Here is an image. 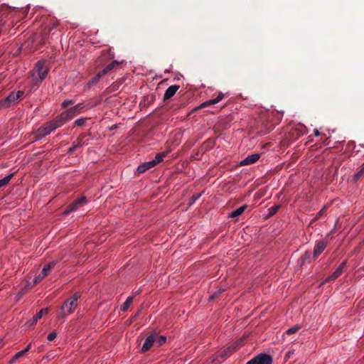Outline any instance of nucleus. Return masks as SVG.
Here are the masks:
<instances>
[{"label": "nucleus", "instance_id": "obj_7", "mask_svg": "<svg viewBox=\"0 0 364 364\" xmlns=\"http://www.w3.org/2000/svg\"><path fill=\"white\" fill-rule=\"evenodd\" d=\"M53 131V128L50 126V124L47 122L44 124L42 127L38 128L34 132V139L35 140H40L45 137L46 136L50 134Z\"/></svg>", "mask_w": 364, "mask_h": 364}, {"label": "nucleus", "instance_id": "obj_28", "mask_svg": "<svg viewBox=\"0 0 364 364\" xmlns=\"http://www.w3.org/2000/svg\"><path fill=\"white\" fill-rule=\"evenodd\" d=\"M14 173H11L6 176H5L4 178L1 179L0 180V188L1 187H4L6 185H7L9 181H11V179L12 178V177L14 176Z\"/></svg>", "mask_w": 364, "mask_h": 364}, {"label": "nucleus", "instance_id": "obj_23", "mask_svg": "<svg viewBox=\"0 0 364 364\" xmlns=\"http://www.w3.org/2000/svg\"><path fill=\"white\" fill-rule=\"evenodd\" d=\"M247 208V205H243L240 206V208H237L235 210L232 211L231 213H230L229 217L230 218H237L242 214V213L245 210V209Z\"/></svg>", "mask_w": 364, "mask_h": 364}, {"label": "nucleus", "instance_id": "obj_22", "mask_svg": "<svg viewBox=\"0 0 364 364\" xmlns=\"http://www.w3.org/2000/svg\"><path fill=\"white\" fill-rule=\"evenodd\" d=\"M235 346H228L224 350L220 353L219 356H220L223 358H226L229 357L233 352H235Z\"/></svg>", "mask_w": 364, "mask_h": 364}, {"label": "nucleus", "instance_id": "obj_38", "mask_svg": "<svg viewBox=\"0 0 364 364\" xmlns=\"http://www.w3.org/2000/svg\"><path fill=\"white\" fill-rule=\"evenodd\" d=\"M200 197V194L198 193V194H194L191 198V200H190V204H193L197 200L199 199V198Z\"/></svg>", "mask_w": 364, "mask_h": 364}, {"label": "nucleus", "instance_id": "obj_41", "mask_svg": "<svg viewBox=\"0 0 364 364\" xmlns=\"http://www.w3.org/2000/svg\"><path fill=\"white\" fill-rule=\"evenodd\" d=\"M321 134V133L319 132V131L318 129H314V135L318 136Z\"/></svg>", "mask_w": 364, "mask_h": 364}, {"label": "nucleus", "instance_id": "obj_19", "mask_svg": "<svg viewBox=\"0 0 364 364\" xmlns=\"http://www.w3.org/2000/svg\"><path fill=\"white\" fill-rule=\"evenodd\" d=\"M259 159V155L258 154L248 155L245 159L240 161V164L241 166L250 165L255 163Z\"/></svg>", "mask_w": 364, "mask_h": 364}, {"label": "nucleus", "instance_id": "obj_21", "mask_svg": "<svg viewBox=\"0 0 364 364\" xmlns=\"http://www.w3.org/2000/svg\"><path fill=\"white\" fill-rule=\"evenodd\" d=\"M103 74H101V72L100 71L97 74H96L93 77L91 78L90 80L88 81V82L86 84V87L90 88L94 85L97 84L100 79L103 76Z\"/></svg>", "mask_w": 364, "mask_h": 364}, {"label": "nucleus", "instance_id": "obj_4", "mask_svg": "<svg viewBox=\"0 0 364 364\" xmlns=\"http://www.w3.org/2000/svg\"><path fill=\"white\" fill-rule=\"evenodd\" d=\"M23 94L24 92L22 90H18L16 92H10V94L6 98L0 101V107L4 109L9 107L12 103L15 102L17 100L21 97Z\"/></svg>", "mask_w": 364, "mask_h": 364}, {"label": "nucleus", "instance_id": "obj_17", "mask_svg": "<svg viewBox=\"0 0 364 364\" xmlns=\"http://www.w3.org/2000/svg\"><path fill=\"white\" fill-rule=\"evenodd\" d=\"M180 86L173 85L168 87L164 95V101L169 100L172 97L179 89Z\"/></svg>", "mask_w": 364, "mask_h": 364}, {"label": "nucleus", "instance_id": "obj_3", "mask_svg": "<svg viewBox=\"0 0 364 364\" xmlns=\"http://www.w3.org/2000/svg\"><path fill=\"white\" fill-rule=\"evenodd\" d=\"M56 263H57V262L53 261V262H49L48 264H46L43 267L41 273L34 278V279L33 281V284H28L26 286V288L31 289L33 287H34L38 282H40L43 279H44L48 274L50 269L55 267Z\"/></svg>", "mask_w": 364, "mask_h": 364}, {"label": "nucleus", "instance_id": "obj_32", "mask_svg": "<svg viewBox=\"0 0 364 364\" xmlns=\"http://www.w3.org/2000/svg\"><path fill=\"white\" fill-rule=\"evenodd\" d=\"M300 328H301L300 326L296 325L291 328H288L286 331L285 333L287 335H291V334H294V333H296V332H298Z\"/></svg>", "mask_w": 364, "mask_h": 364}, {"label": "nucleus", "instance_id": "obj_39", "mask_svg": "<svg viewBox=\"0 0 364 364\" xmlns=\"http://www.w3.org/2000/svg\"><path fill=\"white\" fill-rule=\"evenodd\" d=\"M221 293L220 291H218L215 293H214L213 294H212L210 296V300H213L215 299Z\"/></svg>", "mask_w": 364, "mask_h": 364}, {"label": "nucleus", "instance_id": "obj_1", "mask_svg": "<svg viewBox=\"0 0 364 364\" xmlns=\"http://www.w3.org/2000/svg\"><path fill=\"white\" fill-rule=\"evenodd\" d=\"M80 298V294L75 293L72 296L65 300L57 314L58 319H63L69 314L73 313L77 306V300Z\"/></svg>", "mask_w": 364, "mask_h": 364}, {"label": "nucleus", "instance_id": "obj_16", "mask_svg": "<svg viewBox=\"0 0 364 364\" xmlns=\"http://www.w3.org/2000/svg\"><path fill=\"white\" fill-rule=\"evenodd\" d=\"M223 97H224V94L222 92H220L215 98L211 99V100H207V101L203 102L198 107H197V109L203 108V107H206L212 105H215V104L219 102L220 100H222L223 99Z\"/></svg>", "mask_w": 364, "mask_h": 364}, {"label": "nucleus", "instance_id": "obj_36", "mask_svg": "<svg viewBox=\"0 0 364 364\" xmlns=\"http://www.w3.org/2000/svg\"><path fill=\"white\" fill-rule=\"evenodd\" d=\"M327 209V206H324L316 215L314 220H318L319 218L321 217V215L323 214V213Z\"/></svg>", "mask_w": 364, "mask_h": 364}, {"label": "nucleus", "instance_id": "obj_20", "mask_svg": "<svg viewBox=\"0 0 364 364\" xmlns=\"http://www.w3.org/2000/svg\"><path fill=\"white\" fill-rule=\"evenodd\" d=\"M311 254L310 252H306L303 256L300 257L298 263L300 266H303L305 263H310L311 262Z\"/></svg>", "mask_w": 364, "mask_h": 364}, {"label": "nucleus", "instance_id": "obj_34", "mask_svg": "<svg viewBox=\"0 0 364 364\" xmlns=\"http://www.w3.org/2000/svg\"><path fill=\"white\" fill-rule=\"evenodd\" d=\"M87 119V118H79L75 121L74 125L77 127H81L84 125Z\"/></svg>", "mask_w": 364, "mask_h": 364}, {"label": "nucleus", "instance_id": "obj_33", "mask_svg": "<svg viewBox=\"0 0 364 364\" xmlns=\"http://www.w3.org/2000/svg\"><path fill=\"white\" fill-rule=\"evenodd\" d=\"M364 176V164L362 166L360 170L356 173L354 176V181H357L359 180L361 177Z\"/></svg>", "mask_w": 364, "mask_h": 364}, {"label": "nucleus", "instance_id": "obj_5", "mask_svg": "<svg viewBox=\"0 0 364 364\" xmlns=\"http://www.w3.org/2000/svg\"><path fill=\"white\" fill-rule=\"evenodd\" d=\"M273 359L269 355L259 353L249 360L247 364H272Z\"/></svg>", "mask_w": 364, "mask_h": 364}, {"label": "nucleus", "instance_id": "obj_9", "mask_svg": "<svg viewBox=\"0 0 364 364\" xmlns=\"http://www.w3.org/2000/svg\"><path fill=\"white\" fill-rule=\"evenodd\" d=\"M69 121L64 112L57 116L53 120L48 122V123L53 128V130L61 127L64 123Z\"/></svg>", "mask_w": 364, "mask_h": 364}, {"label": "nucleus", "instance_id": "obj_11", "mask_svg": "<svg viewBox=\"0 0 364 364\" xmlns=\"http://www.w3.org/2000/svg\"><path fill=\"white\" fill-rule=\"evenodd\" d=\"M156 333H155V332L151 333L147 336V338H146V340L143 344V346L141 348V353H146L153 346V345L156 341Z\"/></svg>", "mask_w": 364, "mask_h": 364}, {"label": "nucleus", "instance_id": "obj_8", "mask_svg": "<svg viewBox=\"0 0 364 364\" xmlns=\"http://www.w3.org/2000/svg\"><path fill=\"white\" fill-rule=\"evenodd\" d=\"M36 71L40 79V82H42L47 76L49 68L46 64L45 61H38L35 67Z\"/></svg>", "mask_w": 364, "mask_h": 364}, {"label": "nucleus", "instance_id": "obj_14", "mask_svg": "<svg viewBox=\"0 0 364 364\" xmlns=\"http://www.w3.org/2000/svg\"><path fill=\"white\" fill-rule=\"evenodd\" d=\"M86 134H81L77 140L73 143L71 147L69 148L68 153L73 154L75 151H76L78 148L82 146L84 144L83 139L86 136Z\"/></svg>", "mask_w": 364, "mask_h": 364}, {"label": "nucleus", "instance_id": "obj_12", "mask_svg": "<svg viewBox=\"0 0 364 364\" xmlns=\"http://www.w3.org/2000/svg\"><path fill=\"white\" fill-rule=\"evenodd\" d=\"M346 265V261H343L337 268V269L333 272L330 276H328L324 281L323 283L330 282L331 281L335 280L337 279L339 276L341 275V274L343 272V269Z\"/></svg>", "mask_w": 364, "mask_h": 364}, {"label": "nucleus", "instance_id": "obj_40", "mask_svg": "<svg viewBox=\"0 0 364 364\" xmlns=\"http://www.w3.org/2000/svg\"><path fill=\"white\" fill-rule=\"evenodd\" d=\"M57 26H58V22H57V21H55L53 23L52 26L50 28V31L51 29H53V28H55Z\"/></svg>", "mask_w": 364, "mask_h": 364}, {"label": "nucleus", "instance_id": "obj_26", "mask_svg": "<svg viewBox=\"0 0 364 364\" xmlns=\"http://www.w3.org/2000/svg\"><path fill=\"white\" fill-rule=\"evenodd\" d=\"M167 154V151H163L158 153L155 158L151 160V161H155V166L159 164L163 161L164 157H165Z\"/></svg>", "mask_w": 364, "mask_h": 364}, {"label": "nucleus", "instance_id": "obj_42", "mask_svg": "<svg viewBox=\"0 0 364 364\" xmlns=\"http://www.w3.org/2000/svg\"><path fill=\"white\" fill-rule=\"evenodd\" d=\"M13 23H14V20H11L10 23L8 25L9 27L13 26Z\"/></svg>", "mask_w": 364, "mask_h": 364}, {"label": "nucleus", "instance_id": "obj_31", "mask_svg": "<svg viewBox=\"0 0 364 364\" xmlns=\"http://www.w3.org/2000/svg\"><path fill=\"white\" fill-rule=\"evenodd\" d=\"M304 128L303 125H299V127L295 128L292 131V134L295 135L296 137L300 136L304 134V131L302 130Z\"/></svg>", "mask_w": 364, "mask_h": 364}, {"label": "nucleus", "instance_id": "obj_30", "mask_svg": "<svg viewBox=\"0 0 364 364\" xmlns=\"http://www.w3.org/2000/svg\"><path fill=\"white\" fill-rule=\"evenodd\" d=\"M279 208H280V205H274L272 206L269 209L267 218H270V217L273 216L274 215H275Z\"/></svg>", "mask_w": 364, "mask_h": 364}, {"label": "nucleus", "instance_id": "obj_35", "mask_svg": "<svg viewBox=\"0 0 364 364\" xmlns=\"http://www.w3.org/2000/svg\"><path fill=\"white\" fill-rule=\"evenodd\" d=\"M74 104V102L73 100H64L62 103V107L63 108H66L68 107L69 105H72Z\"/></svg>", "mask_w": 364, "mask_h": 364}, {"label": "nucleus", "instance_id": "obj_43", "mask_svg": "<svg viewBox=\"0 0 364 364\" xmlns=\"http://www.w3.org/2000/svg\"><path fill=\"white\" fill-rule=\"evenodd\" d=\"M139 315V312H137V313L134 315V318H136Z\"/></svg>", "mask_w": 364, "mask_h": 364}, {"label": "nucleus", "instance_id": "obj_2", "mask_svg": "<svg viewBox=\"0 0 364 364\" xmlns=\"http://www.w3.org/2000/svg\"><path fill=\"white\" fill-rule=\"evenodd\" d=\"M15 8H11L10 6L2 4L0 6V32L2 31H6L7 29L4 28L6 21L10 20L12 16V13L15 11Z\"/></svg>", "mask_w": 364, "mask_h": 364}, {"label": "nucleus", "instance_id": "obj_15", "mask_svg": "<svg viewBox=\"0 0 364 364\" xmlns=\"http://www.w3.org/2000/svg\"><path fill=\"white\" fill-rule=\"evenodd\" d=\"M48 312V308H43V309H41L39 312H38L36 315H34L33 316L32 319H31L29 321H28L26 323L27 326L28 327L33 326L37 323V321L40 318H41L43 315L47 314Z\"/></svg>", "mask_w": 364, "mask_h": 364}, {"label": "nucleus", "instance_id": "obj_24", "mask_svg": "<svg viewBox=\"0 0 364 364\" xmlns=\"http://www.w3.org/2000/svg\"><path fill=\"white\" fill-rule=\"evenodd\" d=\"M31 346V344H29L27 346V347L25 349L16 353L11 360V363H14L16 360H18L21 357L23 356L30 350Z\"/></svg>", "mask_w": 364, "mask_h": 364}, {"label": "nucleus", "instance_id": "obj_29", "mask_svg": "<svg viewBox=\"0 0 364 364\" xmlns=\"http://www.w3.org/2000/svg\"><path fill=\"white\" fill-rule=\"evenodd\" d=\"M166 341V337L165 336H158L156 334L155 343L160 347L164 345Z\"/></svg>", "mask_w": 364, "mask_h": 364}, {"label": "nucleus", "instance_id": "obj_44", "mask_svg": "<svg viewBox=\"0 0 364 364\" xmlns=\"http://www.w3.org/2000/svg\"><path fill=\"white\" fill-rule=\"evenodd\" d=\"M1 343V341H0V343Z\"/></svg>", "mask_w": 364, "mask_h": 364}, {"label": "nucleus", "instance_id": "obj_27", "mask_svg": "<svg viewBox=\"0 0 364 364\" xmlns=\"http://www.w3.org/2000/svg\"><path fill=\"white\" fill-rule=\"evenodd\" d=\"M132 301H133L132 296L127 297L126 301H124V303L121 306L120 310L122 311H126L128 309V308L129 307V306L131 305V304L132 303Z\"/></svg>", "mask_w": 364, "mask_h": 364}, {"label": "nucleus", "instance_id": "obj_13", "mask_svg": "<svg viewBox=\"0 0 364 364\" xmlns=\"http://www.w3.org/2000/svg\"><path fill=\"white\" fill-rule=\"evenodd\" d=\"M326 245L327 242L326 241H318L314 247L313 259H316L325 250Z\"/></svg>", "mask_w": 364, "mask_h": 364}, {"label": "nucleus", "instance_id": "obj_6", "mask_svg": "<svg viewBox=\"0 0 364 364\" xmlns=\"http://www.w3.org/2000/svg\"><path fill=\"white\" fill-rule=\"evenodd\" d=\"M87 203V198L85 196H82L76 200H75L72 203H70L66 209L63 211V215H67L73 211L78 209L82 205Z\"/></svg>", "mask_w": 364, "mask_h": 364}, {"label": "nucleus", "instance_id": "obj_10", "mask_svg": "<svg viewBox=\"0 0 364 364\" xmlns=\"http://www.w3.org/2000/svg\"><path fill=\"white\" fill-rule=\"evenodd\" d=\"M85 106L82 103H79L77 105L67 109L65 112H63L68 119L70 120L73 119L74 117L80 114L82 110L84 109Z\"/></svg>", "mask_w": 364, "mask_h": 364}, {"label": "nucleus", "instance_id": "obj_37", "mask_svg": "<svg viewBox=\"0 0 364 364\" xmlns=\"http://www.w3.org/2000/svg\"><path fill=\"white\" fill-rule=\"evenodd\" d=\"M56 336H57V333L53 331L48 336L47 339L48 341H53L56 338Z\"/></svg>", "mask_w": 364, "mask_h": 364}, {"label": "nucleus", "instance_id": "obj_18", "mask_svg": "<svg viewBox=\"0 0 364 364\" xmlns=\"http://www.w3.org/2000/svg\"><path fill=\"white\" fill-rule=\"evenodd\" d=\"M154 166H155V161H149L147 162H144V163L140 164L139 166H138V167L136 168V173L138 175L143 173Z\"/></svg>", "mask_w": 364, "mask_h": 364}, {"label": "nucleus", "instance_id": "obj_25", "mask_svg": "<svg viewBox=\"0 0 364 364\" xmlns=\"http://www.w3.org/2000/svg\"><path fill=\"white\" fill-rule=\"evenodd\" d=\"M119 65V62L117 60H114L109 65H107L103 70H102L101 74L104 75L108 73L110 70H112L115 66Z\"/></svg>", "mask_w": 364, "mask_h": 364}]
</instances>
